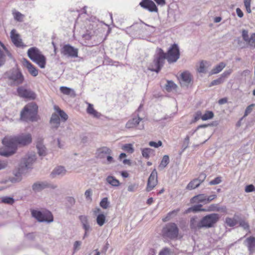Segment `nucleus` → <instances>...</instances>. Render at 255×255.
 Returning <instances> with one entry per match:
<instances>
[{
    "mask_svg": "<svg viewBox=\"0 0 255 255\" xmlns=\"http://www.w3.org/2000/svg\"><path fill=\"white\" fill-rule=\"evenodd\" d=\"M179 235V229L174 223L167 224L162 230V236L164 238L174 240L177 239Z\"/></svg>",
    "mask_w": 255,
    "mask_h": 255,
    "instance_id": "obj_7",
    "label": "nucleus"
},
{
    "mask_svg": "<svg viewBox=\"0 0 255 255\" xmlns=\"http://www.w3.org/2000/svg\"><path fill=\"white\" fill-rule=\"evenodd\" d=\"M201 184L200 183V181H199L196 178L191 180L187 185L186 189L187 190H192L195 189L196 188L199 187Z\"/></svg>",
    "mask_w": 255,
    "mask_h": 255,
    "instance_id": "obj_27",
    "label": "nucleus"
},
{
    "mask_svg": "<svg viewBox=\"0 0 255 255\" xmlns=\"http://www.w3.org/2000/svg\"><path fill=\"white\" fill-rule=\"evenodd\" d=\"M100 206L103 209H107L109 207V203L108 200V198H104L100 203Z\"/></svg>",
    "mask_w": 255,
    "mask_h": 255,
    "instance_id": "obj_44",
    "label": "nucleus"
},
{
    "mask_svg": "<svg viewBox=\"0 0 255 255\" xmlns=\"http://www.w3.org/2000/svg\"><path fill=\"white\" fill-rule=\"evenodd\" d=\"M79 220L81 222L83 227L85 230H89L90 227L88 224V218L86 216H80Z\"/></svg>",
    "mask_w": 255,
    "mask_h": 255,
    "instance_id": "obj_28",
    "label": "nucleus"
},
{
    "mask_svg": "<svg viewBox=\"0 0 255 255\" xmlns=\"http://www.w3.org/2000/svg\"><path fill=\"white\" fill-rule=\"evenodd\" d=\"M236 12L238 15V16L239 17H242L244 16V13L242 11V10L240 8H237L236 9Z\"/></svg>",
    "mask_w": 255,
    "mask_h": 255,
    "instance_id": "obj_61",
    "label": "nucleus"
},
{
    "mask_svg": "<svg viewBox=\"0 0 255 255\" xmlns=\"http://www.w3.org/2000/svg\"><path fill=\"white\" fill-rule=\"evenodd\" d=\"M36 146L38 149L39 155H45L46 154V148L43 144L41 143H37Z\"/></svg>",
    "mask_w": 255,
    "mask_h": 255,
    "instance_id": "obj_40",
    "label": "nucleus"
},
{
    "mask_svg": "<svg viewBox=\"0 0 255 255\" xmlns=\"http://www.w3.org/2000/svg\"><path fill=\"white\" fill-rule=\"evenodd\" d=\"M255 190V186L252 184L247 185L245 188V191L247 193L251 192L254 191Z\"/></svg>",
    "mask_w": 255,
    "mask_h": 255,
    "instance_id": "obj_55",
    "label": "nucleus"
},
{
    "mask_svg": "<svg viewBox=\"0 0 255 255\" xmlns=\"http://www.w3.org/2000/svg\"><path fill=\"white\" fill-rule=\"evenodd\" d=\"M152 151V150L149 148H145L141 150L142 156L146 159L149 157L150 154L151 153Z\"/></svg>",
    "mask_w": 255,
    "mask_h": 255,
    "instance_id": "obj_39",
    "label": "nucleus"
},
{
    "mask_svg": "<svg viewBox=\"0 0 255 255\" xmlns=\"http://www.w3.org/2000/svg\"><path fill=\"white\" fill-rule=\"evenodd\" d=\"M244 3L247 12L249 13H250L252 12L251 8V0H244Z\"/></svg>",
    "mask_w": 255,
    "mask_h": 255,
    "instance_id": "obj_45",
    "label": "nucleus"
},
{
    "mask_svg": "<svg viewBox=\"0 0 255 255\" xmlns=\"http://www.w3.org/2000/svg\"><path fill=\"white\" fill-rule=\"evenodd\" d=\"M27 55L40 68H45L47 62L46 58L37 47L30 48L27 51Z\"/></svg>",
    "mask_w": 255,
    "mask_h": 255,
    "instance_id": "obj_5",
    "label": "nucleus"
},
{
    "mask_svg": "<svg viewBox=\"0 0 255 255\" xmlns=\"http://www.w3.org/2000/svg\"><path fill=\"white\" fill-rule=\"evenodd\" d=\"M157 173L154 169L148 178L146 190L147 192L152 190L157 185Z\"/></svg>",
    "mask_w": 255,
    "mask_h": 255,
    "instance_id": "obj_10",
    "label": "nucleus"
},
{
    "mask_svg": "<svg viewBox=\"0 0 255 255\" xmlns=\"http://www.w3.org/2000/svg\"><path fill=\"white\" fill-rule=\"evenodd\" d=\"M240 226L243 228L245 230H249V225L248 223L245 221H241L240 222Z\"/></svg>",
    "mask_w": 255,
    "mask_h": 255,
    "instance_id": "obj_53",
    "label": "nucleus"
},
{
    "mask_svg": "<svg viewBox=\"0 0 255 255\" xmlns=\"http://www.w3.org/2000/svg\"><path fill=\"white\" fill-rule=\"evenodd\" d=\"M18 95L22 98L34 100L36 98V94L32 91L25 89L23 87H19L17 89Z\"/></svg>",
    "mask_w": 255,
    "mask_h": 255,
    "instance_id": "obj_11",
    "label": "nucleus"
},
{
    "mask_svg": "<svg viewBox=\"0 0 255 255\" xmlns=\"http://www.w3.org/2000/svg\"><path fill=\"white\" fill-rule=\"evenodd\" d=\"M137 187V185L134 184H131L128 186V191L130 192H133L136 189Z\"/></svg>",
    "mask_w": 255,
    "mask_h": 255,
    "instance_id": "obj_58",
    "label": "nucleus"
},
{
    "mask_svg": "<svg viewBox=\"0 0 255 255\" xmlns=\"http://www.w3.org/2000/svg\"><path fill=\"white\" fill-rule=\"evenodd\" d=\"M202 116H203V115L202 114V113L201 111L197 112L194 116L195 121H197L200 119H202Z\"/></svg>",
    "mask_w": 255,
    "mask_h": 255,
    "instance_id": "obj_56",
    "label": "nucleus"
},
{
    "mask_svg": "<svg viewBox=\"0 0 255 255\" xmlns=\"http://www.w3.org/2000/svg\"><path fill=\"white\" fill-rule=\"evenodd\" d=\"M45 187L43 183H35L32 186V189L35 191H39Z\"/></svg>",
    "mask_w": 255,
    "mask_h": 255,
    "instance_id": "obj_42",
    "label": "nucleus"
},
{
    "mask_svg": "<svg viewBox=\"0 0 255 255\" xmlns=\"http://www.w3.org/2000/svg\"><path fill=\"white\" fill-rule=\"evenodd\" d=\"M227 102V99L225 98H222V99H221L219 100V103L221 105L222 104H225Z\"/></svg>",
    "mask_w": 255,
    "mask_h": 255,
    "instance_id": "obj_64",
    "label": "nucleus"
},
{
    "mask_svg": "<svg viewBox=\"0 0 255 255\" xmlns=\"http://www.w3.org/2000/svg\"><path fill=\"white\" fill-rule=\"evenodd\" d=\"M23 66L25 67L29 73L33 77H36L38 74V70L28 60L24 59L22 62Z\"/></svg>",
    "mask_w": 255,
    "mask_h": 255,
    "instance_id": "obj_17",
    "label": "nucleus"
},
{
    "mask_svg": "<svg viewBox=\"0 0 255 255\" xmlns=\"http://www.w3.org/2000/svg\"><path fill=\"white\" fill-rule=\"evenodd\" d=\"M32 141L30 133H22L18 136H5L2 140L4 147L0 148V155L8 156L16 151L17 145H26Z\"/></svg>",
    "mask_w": 255,
    "mask_h": 255,
    "instance_id": "obj_2",
    "label": "nucleus"
},
{
    "mask_svg": "<svg viewBox=\"0 0 255 255\" xmlns=\"http://www.w3.org/2000/svg\"><path fill=\"white\" fill-rule=\"evenodd\" d=\"M6 165L7 164L5 162L0 160V170L4 168Z\"/></svg>",
    "mask_w": 255,
    "mask_h": 255,
    "instance_id": "obj_63",
    "label": "nucleus"
},
{
    "mask_svg": "<svg viewBox=\"0 0 255 255\" xmlns=\"http://www.w3.org/2000/svg\"><path fill=\"white\" fill-rule=\"evenodd\" d=\"M60 91L64 95L69 96L71 97H75L76 96L74 90L70 88L62 86L60 88Z\"/></svg>",
    "mask_w": 255,
    "mask_h": 255,
    "instance_id": "obj_22",
    "label": "nucleus"
},
{
    "mask_svg": "<svg viewBox=\"0 0 255 255\" xmlns=\"http://www.w3.org/2000/svg\"><path fill=\"white\" fill-rule=\"evenodd\" d=\"M177 86L172 81H168L166 85V90L168 92H170L173 90L176 89Z\"/></svg>",
    "mask_w": 255,
    "mask_h": 255,
    "instance_id": "obj_38",
    "label": "nucleus"
},
{
    "mask_svg": "<svg viewBox=\"0 0 255 255\" xmlns=\"http://www.w3.org/2000/svg\"><path fill=\"white\" fill-rule=\"evenodd\" d=\"M1 45L5 50V52L0 49V66L3 65L5 61V54H6L8 56L10 57L11 56V54L7 50H6L4 46L2 44H1Z\"/></svg>",
    "mask_w": 255,
    "mask_h": 255,
    "instance_id": "obj_25",
    "label": "nucleus"
},
{
    "mask_svg": "<svg viewBox=\"0 0 255 255\" xmlns=\"http://www.w3.org/2000/svg\"><path fill=\"white\" fill-rule=\"evenodd\" d=\"M242 36L243 40L251 47L255 48V33H252L250 36L248 31L245 29L242 30Z\"/></svg>",
    "mask_w": 255,
    "mask_h": 255,
    "instance_id": "obj_15",
    "label": "nucleus"
},
{
    "mask_svg": "<svg viewBox=\"0 0 255 255\" xmlns=\"http://www.w3.org/2000/svg\"><path fill=\"white\" fill-rule=\"evenodd\" d=\"M179 57V48L176 44H172L166 53L161 48H158L153 62L148 66V69L158 72L163 66L165 59H167L169 63H172L176 62Z\"/></svg>",
    "mask_w": 255,
    "mask_h": 255,
    "instance_id": "obj_1",
    "label": "nucleus"
},
{
    "mask_svg": "<svg viewBox=\"0 0 255 255\" xmlns=\"http://www.w3.org/2000/svg\"><path fill=\"white\" fill-rule=\"evenodd\" d=\"M66 172V170L62 166H58L51 173L52 177H55L56 175H64Z\"/></svg>",
    "mask_w": 255,
    "mask_h": 255,
    "instance_id": "obj_26",
    "label": "nucleus"
},
{
    "mask_svg": "<svg viewBox=\"0 0 255 255\" xmlns=\"http://www.w3.org/2000/svg\"><path fill=\"white\" fill-rule=\"evenodd\" d=\"M62 53L64 55L75 58L78 57V49L69 44H66L63 47Z\"/></svg>",
    "mask_w": 255,
    "mask_h": 255,
    "instance_id": "obj_14",
    "label": "nucleus"
},
{
    "mask_svg": "<svg viewBox=\"0 0 255 255\" xmlns=\"http://www.w3.org/2000/svg\"><path fill=\"white\" fill-rule=\"evenodd\" d=\"M1 201L2 203L10 205H12L14 202V200L12 198L7 196L2 197Z\"/></svg>",
    "mask_w": 255,
    "mask_h": 255,
    "instance_id": "obj_41",
    "label": "nucleus"
},
{
    "mask_svg": "<svg viewBox=\"0 0 255 255\" xmlns=\"http://www.w3.org/2000/svg\"><path fill=\"white\" fill-rule=\"evenodd\" d=\"M232 72V70H229L228 71H225L221 77H222V78L224 80V79L227 77L228 76H229Z\"/></svg>",
    "mask_w": 255,
    "mask_h": 255,
    "instance_id": "obj_59",
    "label": "nucleus"
},
{
    "mask_svg": "<svg viewBox=\"0 0 255 255\" xmlns=\"http://www.w3.org/2000/svg\"><path fill=\"white\" fill-rule=\"evenodd\" d=\"M216 207L214 205H212L209 207L208 209H205L202 208V205L201 204H198L196 205H194L192 207L188 208L186 211V213H190L191 212H196L198 211H204V212H209V211H216Z\"/></svg>",
    "mask_w": 255,
    "mask_h": 255,
    "instance_id": "obj_18",
    "label": "nucleus"
},
{
    "mask_svg": "<svg viewBox=\"0 0 255 255\" xmlns=\"http://www.w3.org/2000/svg\"><path fill=\"white\" fill-rule=\"evenodd\" d=\"M245 244L248 247L250 253H253L255 250V238L251 236L247 238L245 241Z\"/></svg>",
    "mask_w": 255,
    "mask_h": 255,
    "instance_id": "obj_20",
    "label": "nucleus"
},
{
    "mask_svg": "<svg viewBox=\"0 0 255 255\" xmlns=\"http://www.w3.org/2000/svg\"><path fill=\"white\" fill-rule=\"evenodd\" d=\"M85 195L87 199H89L91 201L92 200V198L91 197L92 195V190L91 189L86 190L85 193Z\"/></svg>",
    "mask_w": 255,
    "mask_h": 255,
    "instance_id": "obj_57",
    "label": "nucleus"
},
{
    "mask_svg": "<svg viewBox=\"0 0 255 255\" xmlns=\"http://www.w3.org/2000/svg\"><path fill=\"white\" fill-rule=\"evenodd\" d=\"M222 181L221 177H217L214 180H212L209 182V184L211 185H217L220 183Z\"/></svg>",
    "mask_w": 255,
    "mask_h": 255,
    "instance_id": "obj_50",
    "label": "nucleus"
},
{
    "mask_svg": "<svg viewBox=\"0 0 255 255\" xmlns=\"http://www.w3.org/2000/svg\"><path fill=\"white\" fill-rule=\"evenodd\" d=\"M106 180L112 186H118L120 185V181L113 176H109Z\"/></svg>",
    "mask_w": 255,
    "mask_h": 255,
    "instance_id": "obj_31",
    "label": "nucleus"
},
{
    "mask_svg": "<svg viewBox=\"0 0 255 255\" xmlns=\"http://www.w3.org/2000/svg\"><path fill=\"white\" fill-rule=\"evenodd\" d=\"M81 243L80 241H76L74 244V250L75 251L78 250L79 247L81 246Z\"/></svg>",
    "mask_w": 255,
    "mask_h": 255,
    "instance_id": "obj_60",
    "label": "nucleus"
},
{
    "mask_svg": "<svg viewBox=\"0 0 255 255\" xmlns=\"http://www.w3.org/2000/svg\"><path fill=\"white\" fill-rule=\"evenodd\" d=\"M96 221L98 225L100 226H102L106 221V216L103 214H100L97 216Z\"/></svg>",
    "mask_w": 255,
    "mask_h": 255,
    "instance_id": "obj_33",
    "label": "nucleus"
},
{
    "mask_svg": "<svg viewBox=\"0 0 255 255\" xmlns=\"http://www.w3.org/2000/svg\"><path fill=\"white\" fill-rule=\"evenodd\" d=\"M224 82V79L222 77H220L219 78L213 80L210 84V86H212L214 85H217L222 83Z\"/></svg>",
    "mask_w": 255,
    "mask_h": 255,
    "instance_id": "obj_49",
    "label": "nucleus"
},
{
    "mask_svg": "<svg viewBox=\"0 0 255 255\" xmlns=\"http://www.w3.org/2000/svg\"><path fill=\"white\" fill-rule=\"evenodd\" d=\"M226 66V64L224 62H221L211 71V74H217L220 72Z\"/></svg>",
    "mask_w": 255,
    "mask_h": 255,
    "instance_id": "obj_29",
    "label": "nucleus"
},
{
    "mask_svg": "<svg viewBox=\"0 0 255 255\" xmlns=\"http://www.w3.org/2000/svg\"><path fill=\"white\" fill-rule=\"evenodd\" d=\"M169 162V156L167 155H164L162 158L159 168L163 169L165 168Z\"/></svg>",
    "mask_w": 255,
    "mask_h": 255,
    "instance_id": "obj_32",
    "label": "nucleus"
},
{
    "mask_svg": "<svg viewBox=\"0 0 255 255\" xmlns=\"http://www.w3.org/2000/svg\"><path fill=\"white\" fill-rule=\"evenodd\" d=\"M206 178V174L204 173H201L200 174L199 177L196 179H197L199 181H200V183L201 184L205 180Z\"/></svg>",
    "mask_w": 255,
    "mask_h": 255,
    "instance_id": "obj_54",
    "label": "nucleus"
},
{
    "mask_svg": "<svg viewBox=\"0 0 255 255\" xmlns=\"http://www.w3.org/2000/svg\"><path fill=\"white\" fill-rule=\"evenodd\" d=\"M98 156L100 158L107 157V162L110 163L113 161V158L111 156V150L106 147H103L98 150Z\"/></svg>",
    "mask_w": 255,
    "mask_h": 255,
    "instance_id": "obj_16",
    "label": "nucleus"
},
{
    "mask_svg": "<svg viewBox=\"0 0 255 255\" xmlns=\"http://www.w3.org/2000/svg\"><path fill=\"white\" fill-rule=\"evenodd\" d=\"M255 107V104H252L248 106L245 110L244 117H246L251 114Z\"/></svg>",
    "mask_w": 255,
    "mask_h": 255,
    "instance_id": "obj_43",
    "label": "nucleus"
},
{
    "mask_svg": "<svg viewBox=\"0 0 255 255\" xmlns=\"http://www.w3.org/2000/svg\"><path fill=\"white\" fill-rule=\"evenodd\" d=\"M32 216L36 219L39 222H51L53 220V215L48 211L45 210L43 212L32 210H31Z\"/></svg>",
    "mask_w": 255,
    "mask_h": 255,
    "instance_id": "obj_8",
    "label": "nucleus"
},
{
    "mask_svg": "<svg viewBox=\"0 0 255 255\" xmlns=\"http://www.w3.org/2000/svg\"><path fill=\"white\" fill-rule=\"evenodd\" d=\"M158 5H164L166 3L165 0H154Z\"/></svg>",
    "mask_w": 255,
    "mask_h": 255,
    "instance_id": "obj_62",
    "label": "nucleus"
},
{
    "mask_svg": "<svg viewBox=\"0 0 255 255\" xmlns=\"http://www.w3.org/2000/svg\"><path fill=\"white\" fill-rule=\"evenodd\" d=\"M4 76L11 86H18L23 83L24 80V77L19 69L9 70L4 73Z\"/></svg>",
    "mask_w": 255,
    "mask_h": 255,
    "instance_id": "obj_6",
    "label": "nucleus"
},
{
    "mask_svg": "<svg viewBox=\"0 0 255 255\" xmlns=\"http://www.w3.org/2000/svg\"><path fill=\"white\" fill-rule=\"evenodd\" d=\"M141 120L142 119L138 117L133 118L127 122L126 127L128 128H135L139 124Z\"/></svg>",
    "mask_w": 255,
    "mask_h": 255,
    "instance_id": "obj_21",
    "label": "nucleus"
},
{
    "mask_svg": "<svg viewBox=\"0 0 255 255\" xmlns=\"http://www.w3.org/2000/svg\"><path fill=\"white\" fill-rule=\"evenodd\" d=\"M36 159L35 153H31L29 155H27L22 160V164L21 167H25V168H28L30 167L31 165L35 161Z\"/></svg>",
    "mask_w": 255,
    "mask_h": 255,
    "instance_id": "obj_19",
    "label": "nucleus"
},
{
    "mask_svg": "<svg viewBox=\"0 0 255 255\" xmlns=\"http://www.w3.org/2000/svg\"><path fill=\"white\" fill-rule=\"evenodd\" d=\"M12 14L15 20L18 21H22L24 17V15L21 14L20 12L16 11L15 10H13Z\"/></svg>",
    "mask_w": 255,
    "mask_h": 255,
    "instance_id": "obj_36",
    "label": "nucleus"
},
{
    "mask_svg": "<svg viewBox=\"0 0 255 255\" xmlns=\"http://www.w3.org/2000/svg\"><path fill=\"white\" fill-rule=\"evenodd\" d=\"M122 149L129 153H132L134 152L132 144L130 143L123 145L122 147Z\"/></svg>",
    "mask_w": 255,
    "mask_h": 255,
    "instance_id": "obj_34",
    "label": "nucleus"
},
{
    "mask_svg": "<svg viewBox=\"0 0 255 255\" xmlns=\"http://www.w3.org/2000/svg\"><path fill=\"white\" fill-rule=\"evenodd\" d=\"M50 123L53 128H57L60 125V119L58 115L54 114L52 115Z\"/></svg>",
    "mask_w": 255,
    "mask_h": 255,
    "instance_id": "obj_24",
    "label": "nucleus"
},
{
    "mask_svg": "<svg viewBox=\"0 0 255 255\" xmlns=\"http://www.w3.org/2000/svg\"><path fill=\"white\" fill-rule=\"evenodd\" d=\"M162 143L161 141H160V140H159L157 142L152 141H150L149 142V145L150 146H153L155 148H158V147L161 146L162 145Z\"/></svg>",
    "mask_w": 255,
    "mask_h": 255,
    "instance_id": "obj_51",
    "label": "nucleus"
},
{
    "mask_svg": "<svg viewBox=\"0 0 255 255\" xmlns=\"http://www.w3.org/2000/svg\"><path fill=\"white\" fill-rule=\"evenodd\" d=\"M217 197L216 195H212L207 196L204 194H199L193 197L191 199V203H209L212 201Z\"/></svg>",
    "mask_w": 255,
    "mask_h": 255,
    "instance_id": "obj_9",
    "label": "nucleus"
},
{
    "mask_svg": "<svg viewBox=\"0 0 255 255\" xmlns=\"http://www.w3.org/2000/svg\"><path fill=\"white\" fill-rule=\"evenodd\" d=\"M220 218V215L217 213L207 215L199 221L196 217H192L190 221V229L195 232L202 228H213L219 221Z\"/></svg>",
    "mask_w": 255,
    "mask_h": 255,
    "instance_id": "obj_3",
    "label": "nucleus"
},
{
    "mask_svg": "<svg viewBox=\"0 0 255 255\" xmlns=\"http://www.w3.org/2000/svg\"><path fill=\"white\" fill-rule=\"evenodd\" d=\"M214 117V113L212 111H207L202 117V121H207L212 119Z\"/></svg>",
    "mask_w": 255,
    "mask_h": 255,
    "instance_id": "obj_37",
    "label": "nucleus"
},
{
    "mask_svg": "<svg viewBox=\"0 0 255 255\" xmlns=\"http://www.w3.org/2000/svg\"><path fill=\"white\" fill-rule=\"evenodd\" d=\"M10 38L13 44L17 47L24 48L26 45L23 43L20 35L16 32L15 29H12L10 32Z\"/></svg>",
    "mask_w": 255,
    "mask_h": 255,
    "instance_id": "obj_13",
    "label": "nucleus"
},
{
    "mask_svg": "<svg viewBox=\"0 0 255 255\" xmlns=\"http://www.w3.org/2000/svg\"><path fill=\"white\" fill-rule=\"evenodd\" d=\"M87 113L95 118H99L101 116V114L95 110L93 105L90 103L88 104Z\"/></svg>",
    "mask_w": 255,
    "mask_h": 255,
    "instance_id": "obj_23",
    "label": "nucleus"
},
{
    "mask_svg": "<svg viewBox=\"0 0 255 255\" xmlns=\"http://www.w3.org/2000/svg\"><path fill=\"white\" fill-rule=\"evenodd\" d=\"M179 211V210H176L169 212L165 217L162 219V221L164 222L169 221L171 218V215L176 214Z\"/></svg>",
    "mask_w": 255,
    "mask_h": 255,
    "instance_id": "obj_48",
    "label": "nucleus"
},
{
    "mask_svg": "<svg viewBox=\"0 0 255 255\" xmlns=\"http://www.w3.org/2000/svg\"><path fill=\"white\" fill-rule=\"evenodd\" d=\"M206 62L203 61H201L200 63V66L198 68V71L200 73H204L206 72Z\"/></svg>",
    "mask_w": 255,
    "mask_h": 255,
    "instance_id": "obj_47",
    "label": "nucleus"
},
{
    "mask_svg": "<svg viewBox=\"0 0 255 255\" xmlns=\"http://www.w3.org/2000/svg\"><path fill=\"white\" fill-rule=\"evenodd\" d=\"M181 77L182 81L187 84L189 83L192 80L191 74L187 72L182 73Z\"/></svg>",
    "mask_w": 255,
    "mask_h": 255,
    "instance_id": "obj_30",
    "label": "nucleus"
},
{
    "mask_svg": "<svg viewBox=\"0 0 255 255\" xmlns=\"http://www.w3.org/2000/svg\"><path fill=\"white\" fill-rule=\"evenodd\" d=\"M57 111L59 114V116L65 122L68 119L67 115L62 110H60L59 108H57Z\"/></svg>",
    "mask_w": 255,
    "mask_h": 255,
    "instance_id": "obj_46",
    "label": "nucleus"
},
{
    "mask_svg": "<svg viewBox=\"0 0 255 255\" xmlns=\"http://www.w3.org/2000/svg\"><path fill=\"white\" fill-rule=\"evenodd\" d=\"M159 255H171L170 250L167 248H165L159 252Z\"/></svg>",
    "mask_w": 255,
    "mask_h": 255,
    "instance_id": "obj_52",
    "label": "nucleus"
},
{
    "mask_svg": "<svg viewBox=\"0 0 255 255\" xmlns=\"http://www.w3.org/2000/svg\"><path fill=\"white\" fill-rule=\"evenodd\" d=\"M139 4L141 7L149 12H157L158 11L155 3L151 0H142Z\"/></svg>",
    "mask_w": 255,
    "mask_h": 255,
    "instance_id": "obj_12",
    "label": "nucleus"
},
{
    "mask_svg": "<svg viewBox=\"0 0 255 255\" xmlns=\"http://www.w3.org/2000/svg\"><path fill=\"white\" fill-rule=\"evenodd\" d=\"M226 224L230 227H233L237 225V221L236 219L227 217L225 220Z\"/></svg>",
    "mask_w": 255,
    "mask_h": 255,
    "instance_id": "obj_35",
    "label": "nucleus"
},
{
    "mask_svg": "<svg viewBox=\"0 0 255 255\" xmlns=\"http://www.w3.org/2000/svg\"><path fill=\"white\" fill-rule=\"evenodd\" d=\"M38 106L34 103H28L25 106L20 113L22 121H36L37 120Z\"/></svg>",
    "mask_w": 255,
    "mask_h": 255,
    "instance_id": "obj_4",
    "label": "nucleus"
}]
</instances>
